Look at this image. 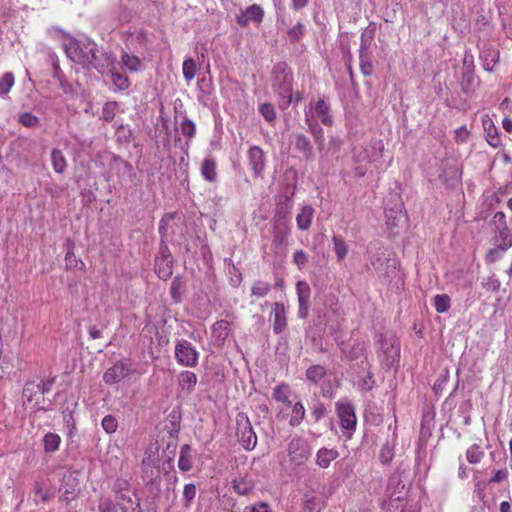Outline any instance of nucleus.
<instances>
[{
  "mask_svg": "<svg viewBox=\"0 0 512 512\" xmlns=\"http://www.w3.org/2000/svg\"><path fill=\"white\" fill-rule=\"evenodd\" d=\"M296 293L298 297V316L302 319L306 318L309 313V302L311 289L306 281H298L296 284Z\"/></svg>",
  "mask_w": 512,
  "mask_h": 512,
  "instance_id": "4468645a",
  "label": "nucleus"
},
{
  "mask_svg": "<svg viewBox=\"0 0 512 512\" xmlns=\"http://www.w3.org/2000/svg\"><path fill=\"white\" fill-rule=\"evenodd\" d=\"M482 128H496L495 122L492 117L488 114L481 116Z\"/></svg>",
  "mask_w": 512,
  "mask_h": 512,
  "instance_id": "0e129e2a",
  "label": "nucleus"
},
{
  "mask_svg": "<svg viewBox=\"0 0 512 512\" xmlns=\"http://www.w3.org/2000/svg\"><path fill=\"white\" fill-rule=\"evenodd\" d=\"M305 417V408L300 401H296L289 411V424L292 427L300 425Z\"/></svg>",
  "mask_w": 512,
  "mask_h": 512,
  "instance_id": "a878e982",
  "label": "nucleus"
},
{
  "mask_svg": "<svg viewBox=\"0 0 512 512\" xmlns=\"http://www.w3.org/2000/svg\"><path fill=\"white\" fill-rule=\"evenodd\" d=\"M51 160L54 171L57 173H63L67 166L63 153L60 150H53Z\"/></svg>",
  "mask_w": 512,
  "mask_h": 512,
  "instance_id": "4c0bfd02",
  "label": "nucleus"
},
{
  "mask_svg": "<svg viewBox=\"0 0 512 512\" xmlns=\"http://www.w3.org/2000/svg\"><path fill=\"white\" fill-rule=\"evenodd\" d=\"M196 495V487L194 484H186L184 486L183 490V497L186 500V502H190L192 499H194Z\"/></svg>",
  "mask_w": 512,
  "mask_h": 512,
  "instance_id": "13d9d810",
  "label": "nucleus"
},
{
  "mask_svg": "<svg viewBox=\"0 0 512 512\" xmlns=\"http://www.w3.org/2000/svg\"><path fill=\"white\" fill-rule=\"evenodd\" d=\"M386 225L393 230L406 223V215L403 210V203L399 198L390 203L387 201L384 206Z\"/></svg>",
  "mask_w": 512,
  "mask_h": 512,
  "instance_id": "9d476101",
  "label": "nucleus"
},
{
  "mask_svg": "<svg viewBox=\"0 0 512 512\" xmlns=\"http://www.w3.org/2000/svg\"><path fill=\"white\" fill-rule=\"evenodd\" d=\"M235 19H236V22L241 27H246L249 24V22H250L248 17H247V15L245 14V11H243L240 14L236 15Z\"/></svg>",
  "mask_w": 512,
  "mask_h": 512,
  "instance_id": "774afa93",
  "label": "nucleus"
},
{
  "mask_svg": "<svg viewBox=\"0 0 512 512\" xmlns=\"http://www.w3.org/2000/svg\"><path fill=\"white\" fill-rule=\"evenodd\" d=\"M360 69L365 76H370L373 73L372 61L366 53H359Z\"/></svg>",
  "mask_w": 512,
  "mask_h": 512,
  "instance_id": "c03bdc74",
  "label": "nucleus"
},
{
  "mask_svg": "<svg viewBox=\"0 0 512 512\" xmlns=\"http://www.w3.org/2000/svg\"><path fill=\"white\" fill-rule=\"evenodd\" d=\"M314 116L323 124L324 126H331L333 124V118L330 115V107L329 104L324 100H318L315 109Z\"/></svg>",
  "mask_w": 512,
  "mask_h": 512,
  "instance_id": "412c9836",
  "label": "nucleus"
},
{
  "mask_svg": "<svg viewBox=\"0 0 512 512\" xmlns=\"http://www.w3.org/2000/svg\"><path fill=\"white\" fill-rule=\"evenodd\" d=\"M99 512H117L116 505L110 499L104 500L99 504Z\"/></svg>",
  "mask_w": 512,
  "mask_h": 512,
  "instance_id": "4d7b16f0",
  "label": "nucleus"
},
{
  "mask_svg": "<svg viewBox=\"0 0 512 512\" xmlns=\"http://www.w3.org/2000/svg\"><path fill=\"white\" fill-rule=\"evenodd\" d=\"M185 282L180 276L174 277L171 283V296L175 302H180L182 300V294L184 291Z\"/></svg>",
  "mask_w": 512,
  "mask_h": 512,
  "instance_id": "473e14b6",
  "label": "nucleus"
},
{
  "mask_svg": "<svg viewBox=\"0 0 512 512\" xmlns=\"http://www.w3.org/2000/svg\"><path fill=\"white\" fill-rule=\"evenodd\" d=\"M484 457V451L481 450L480 446L473 444L466 451L467 461L471 464L479 463Z\"/></svg>",
  "mask_w": 512,
  "mask_h": 512,
  "instance_id": "ea45409f",
  "label": "nucleus"
},
{
  "mask_svg": "<svg viewBox=\"0 0 512 512\" xmlns=\"http://www.w3.org/2000/svg\"><path fill=\"white\" fill-rule=\"evenodd\" d=\"M325 506V499L319 489L307 486L301 498L300 512H321Z\"/></svg>",
  "mask_w": 512,
  "mask_h": 512,
  "instance_id": "6e6552de",
  "label": "nucleus"
},
{
  "mask_svg": "<svg viewBox=\"0 0 512 512\" xmlns=\"http://www.w3.org/2000/svg\"><path fill=\"white\" fill-rule=\"evenodd\" d=\"M287 451L290 462L296 466L304 464L311 456L310 446L300 437L291 439Z\"/></svg>",
  "mask_w": 512,
  "mask_h": 512,
  "instance_id": "1a4fd4ad",
  "label": "nucleus"
},
{
  "mask_svg": "<svg viewBox=\"0 0 512 512\" xmlns=\"http://www.w3.org/2000/svg\"><path fill=\"white\" fill-rule=\"evenodd\" d=\"M273 331L275 334L282 333L287 326V310L284 304L276 302L273 307Z\"/></svg>",
  "mask_w": 512,
  "mask_h": 512,
  "instance_id": "dca6fc26",
  "label": "nucleus"
},
{
  "mask_svg": "<svg viewBox=\"0 0 512 512\" xmlns=\"http://www.w3.org/2000/svg\"><path fill=\"white\" fill-rule=\"evenodd\" d=\"M250 512H274L270 505H268L267 503H264V502H259L253 506H251L250 508Z\"/></svg>",
  "mask_w": 512,
  "mask_h": 512,
  "instance_id": "e2e57ef3",
  "label": "nucleus"
},
{
  "mask_svg": "<svg viewBox=\"0 0 512 512\" xmlns=\"http://www.w3.org/2000/svg\"><path fill=\"white\" fill-rule=\"evenodd\" d=\"M314 208L311 205H304L299 209L296 215L297 228L306 231L310 228L314 217Z\"/></svg>",
  "mask_w": 512,
  "mask_h": 512,
  "instance_id": "6ab92c4d",
  "label": "nucleus"
},
{
  "mask_svg": "<svg viewBox=\"0 0 512 512\" xmlns=\"http://www.w3.org/2000/svg\"><path fill=\"white\" fill-rule=\"evenodd\" d=\"M379 345L378 357L387 367H392L400 358V343L394 334H381L377 340Z\"/></svg>",
  "mask_w": 512,
  "mask_h": 512,
  "instance_id": "7ed1b4c3",
  "label": "nucleus"
},
{
  "mask_svg": "<svg viewBox=\"0 0 512 512\" xmlns=\"http://www.w3.org/2000/svg\"><path fill=\"white\" fill-rule=\"evenodd\" d=\"M129 482L126 479L118 478L113 485V491L119 500L132 502L129 495Z\"/></svg>",
  "mask_w": 512,
  "mask_h": 512,
  "instance_id": "bb28decb",
  "label": "nucleus"
},
{
  "mask_svg": "<svg viewBox=\"0 0 512 512\" xmlns=\"http://www.w3.org/2000/svg\"><path fill=\"white\" fill-rule=\"evenodd\" d=\"M237 437L242 447L251 451L256 447L257 436L254 432L250 420L245 413H238L236 416Z\"/></svg>",
  "mask_w": 512,
  "mask_h": 512,
  "instance_id": "423d86ee",
  "label": "nucleus"
},
{
  "mask_svg": "<svg viewBox=\"0 0 512 512\" xmlns=\"http://www.w3.org/2000/svg\"><path fill=\"white\" fill-rule=\"evenodd\" d=\"M155 271L159 278L166 280L172 275V259L163 250L160 257L156 258Z\"/></svg>",
  "mask_w": 512,
  "mask_h": 512,
  "instance_id": "a211bd4d",
  "label": "nucleus"
},
{
  "mask_svg": "<svg viewBox=\"0 0 512 512\" xmlns=\"http://www.w3.org/2000/svg\"><path fill=\"white\" fill-rule=\"evenodd\" d=\"M233 489L239 495H248L253 489V484L246 478H238L233 480Z\"/></svg>",
  "mask_w": 512,
  "mask_h": 512,
  "instance_id": "c9c22d12",
  "label": "nucleus"
},
{
  "mask_svg": "<svg viewBox=\"0 0 512 512\" xmlns=\"http://www.w3.org/2000/svg\"><path fill=\"white\" fill-rule=\"evenodd\" d=\"M509 476V472L507 469H500L495 471L494 475L490 479V483H500L506 480Z\"/></svg>",
  "mask_w": 512,
  "mask_h": 512,
  "instance_id": "bf43d9fd",
  "label": "nucleus"
},
{
  "mask_svg": "<svg viewBox=\"0 0 512 512\" xmlns=\"http://www.w3.org/2000/svg\"><path fill=\"white\" fill-rule=\"evenodd\" d=\"M178 381L182 390L191 393L197 384V376L194 372L185 370L179 374Z\"/></svg>",
  "mask_w": 512,
  "mask_h": 512,
  "instance_id": "393cba45",
  "label": "nucleus"
},
{
  "mask_svg": "<svg viewBox=\"0 0 512 512\" xmlns=\"http://www.w3.org/2000/svg\"><path fill=\"white\" fill-rule=\"evenodd\" d=\"M482 285L488 291L497 292L500 289L501 283L494 275H492L483 279Z\"/></svg>",
  "mask_w": 512,
  "mask_h": 512,
  "instance_id": "8fccbe9b",
  "label": "nucleus"
},
{
  "mask_svg": "<svg viewBox=\"0 0 512 512\" xmlns=\"http://www.w3.org/2000/svg\"><path fill=\"white\" fill-rule=\"evenodd\" d=\"M451 299L447 294H438L434 297V307L438 313H445L450 309Z\"/></svg>",
  "mask_w": 512,
  "mask_h": 512,
  "instance_id": "58836bf2",
  "label": "nucleus"
},
{
  "mask_svg": "<svg viewBox=\"0 0 512 512\" xmlns=\"http://www.w3.org/2000/svg\"><path fill=\"white\" fill-rule=\"evenodd\" d=\"M305 31V26L301 22H298L296 25H294L292 28L288 30L287 34L289 40L291 42H298L304 35Z\"/></svg>",
  "mask_w": 512,
  "mask_h": 512,
  "instance_id": "37998d69",
  "label": "nucleus"
},
{
  "mask_svg": "<svg viewBox=\"0 0 512 512\" xmlns=\"http://www.w3.org/2000/svg\"><path fill=\"white\" fill-rule=\"evenodd\" d=\"M19 123L26 127H34L39 124V118L32 113L25 112L19 116Z\"/></svg>",
  "mask_w": 512,
  "mask_h": 512,
  "instance_id": "49530a36",
  "label": "nucleus"
},
{
  "mask_svg": "<svg viewBox=\"0 0 512 512\" xmlns=\"http://www.w3.org/2000/svg\"><path fill=\"white\" fill-rule=\"evenodd\" d=\"M121 63L124 67H126L131 72H136L141 67L140 59L135 55H130L126 52L122 53Z\"/></svg>",
  "mask_w": 512,
  "mask_h": 512,
  "instance_id": "72a5a7b5",
  "label": "nucleus"
},
{
  "mask_svg": "<svg viewBox=\"0 0 512 512\" xmlns=\"http://www.w3.org/2000/svg\"><path fill=\"white\" fill-rule=\"evenodd\" d=\"M183 77L187 82H190L194 79L198 67L195 60L191 57L185 58L182 65Z\"/></svg>",
  "mask_w": 512,
  "mask_h": 512,
  "instance_id": "7c9ffc66",
  "label": "nucleus"
},
{
  "mask_svg": "<svg viewBox=\"0 0 512 512\" xmlns=\"http://www.w3.org/2000/svg\"><path fill=\"white\" fill-rule=\"evenodd\" d=\"M375 385V381L372 378L371 374H368L366 378L362 380V383L360 384L361 388L364 390H371L373 389Z\"/></svg>",
  "mask_w": 512,
  "mask_h": 512,
  "instance_id": "69168bd1",
  "label": "nucleus"
},
{
  "mask_svg": "<svg viewBox=\"0 0 512 512\" xmlns=\"http://www.w3.org/2000/svg\"><path fill=\"white\" fill-rule=\"evenodd\" d=\"M493 224L495 225L496 229H502L507 228V222H506V215L502 211H498L493 216Z\"/></svg>",
  "mask_w": 512,
  "mask_h": 512,
  "instance_id": "5fc2aeb1",
  "label": "nucleus"
},
{
  "mask_svg": "<svg viewBox=\"0 0 512 512\" xmlns=\"http://www.w3.org/2000/svg\"><path fill=\"white\" fill-rule=\"evenodd\" d=\"M34 492L41 498L43 502H47L50 499L49 492L44 490L43 485L40 482L35 483Z\"/></svg>",
  "mask_w": 512,
  "mask_h": 512,
  "instance_id": "052dcab7",
  "label": "nucleus"
},
{
  "mask_svg": "<svg viewBox=\"0 0 512 512\" xmlns=\"http://www.w3.org/2000/svg\"><path fill=\"white\" fill-rule=\"evenodd\" d=\"M48 35L55 40L61 41L62 48L67 57L86 69L94 68L100 71L105 66L103 58L109 60L111 57V54L101 51L94 41L90 39L77 40L60 27L54 26L49 28Z\"/></svg>",
  "mask_w": 512,
  "mask_h": 512,
  "instance_id": "f257e3e1",
  "label": "nucleus"
},
{
  "mask_svg": "<svg viewBox=\"0 0 512 512\" xmlns=\"http://www.w3.org/2000/svg\"><path fill=\"white\" fill-rule=\"evenodd\" d=\"M486 140L492 147H498L501 145L500 136L498 135V130H486Z\"/></svg>",
  "mask_w": 512,
  "mask_h": 512,
  "instance_id": "6e6d98bb",
  "label": "nucleus"
},
{
  "mask_svg": "<svg viewBox=\"0 0 512 512\" xmlns=\"http://www.w3.org/2000/svg\"><path fill=\"white\" fill-rule=\"evenodd\" d=\"M245 14L247 15L249 21H253L255 23H261L264 18V10L260 5L253 4L248 6L245 9Z\"/></svg>",
  "mask_w": 512,
  "mask_h": 512,
  "instance_id": "e433bc0d",
  "label": "nucleus"
},
{
  "mask_svg": "<svg viewBox=\"0 0 512 512\" xmlns=\"http://www.w3.org/2000/svg\"><path fill=\"white\" fill-rule=\"evenodd\" d=\"M249 163L255 177H260L264 170V153L258 146H253L248 151Z\"/></svg>",
  "mask_w": 512,
  "mask_h": 512,
  "instance_id": "f3484780",
  "label": "nucleus"
},
{
  "mask_svg": "<svg viewBox=\"0 0 512 512\" xmlns=\"http://www.w3.org/2000/svg\"><path fill=\"white\" fill-rule=\"evenodd\" d=\"M384 150V144L381 140L374 142L371 145V152L365 150L363 155H360L363 159H368L371 163L375 164L377 169L382 167L381 158Z\"/></svg>",
  "mask_w": 512,
  "mask_h": 512,
  "instance_id": "aec40b11",
  "label": "nucleus"
},
{
  "mask_svg": "<svg viewBox=\"0 0 512 512\" xmlns=\"http://www.w3.org/2000/svg\"><path fill=\"white\" fill-rule=\"evenodd\" d=\"M212 337L218 345H222L229 335V324L225 320L215 322L211 328Z\"/></svg>",
  "mask_w": 512,
  "mask_h": 512,
  "instance_id": "5701e85b",
  "label": "nucleus"
},
{
  "mask_svg": "<svg viewBox=\"0 0 512 512\" xmlns=\"http://www.w3.org/2000/svg\"><path fill=\"white\" fill-rule=\"evenodd\" d=\"M308 262V255L303 250H296L293 254V263L301 270Z\"/></svg>",
  "mask_w": 512,
  "mask_h": 512,
  "instance_id": "3c124183",
  "label": "nucleus"
},
{
  "mask_svg": "<svg viewBox=\"0 0 512 512\" xmlns=\"http://www.w3.org/2000/svg\"><path fill=\"white\" fill-rule=\"evenodd\" d=\"M332 242L334 244V252L336 254L337 260L342 261L348 253V246L342 238L337 236L332 238Z\"/></svg>",
  "mask_w": 512,
  "mask_h": 512,
  "instance_id": "a19ab883",
  "label": "nucleus"
},
{
  "mask_svg": "<svg viewBox=\"0 0 512 512\" xmlns=\"http://www.w3.org/2000/svg\"><path fill=\"white\" fill-rule=\"evenodd\" d=\"M130 373V362L127 359H122L105 371L103 381L108 385H113L126 378Z\"/></svg>",
  "mask_w": 512,
  "mask_h": 512,
  "instance_id": "f8f14e48",
  "label": "nucleus"
},
{
  "mask_svg": "<svg viewBox=\"0 0 512 512\" xmlns=\"http://www.w3.org/2000/svg\"><path fill=\"white\" fill-rule=\"evenodd\" d=\"M175 358L179 365L192 368L198 364L199 353L189 341L182 339L175 345Z\"/></svg>",
  "mask_w": 512,
  "mask_h": 512,
  "instance_id": "0eeeda50",
  "label": "nucleus"
},
{
  "mask_svg": "<svg viewBox=\"0 0 512 512\" xmlns=\"http://www.w3.org/2000/svg\"><path fill=\"white\" fill-rule=\"evenodd\" d=\"M272 88L278 97V105L282 110L302 99L299 92L293 93V73L285 62L276 63L272 69Z\"/></svg>",
  "mask_w": 512,
  "mask_h": 512,
  "instance_id": "f03ea898",
  "label": "nucleus"
},
{
  "mask_svg": "<svg viewBox=\"0 0 512 512\" xmlns=\"http://www.w3.org/2000/svg\"><path fill=\"white\" fill-rule=\"evenodd\" d=\"M338 456L339 452L334 448H320L316 453V464L320 468H328L331 462L337 459Z\"/></svg>",
  "mask_w": 512,
  "mask_h": 512,
  "instance_id": "4be33fe9",
  "label": "nucleus"
},
{
  "mask_svg": "<svg viewBox=\"0 0 512 512\" xmlns=\"http://www.w3.org/2000/svg\"><path fill=\"white\" fill-rule=\"evenodd\" d=\"M113 83L120 89L125 90L130 86V81L127 76L121 75L119 73L112 74Z\"/></svg>",
  "mask_w": 512,
  "mask_h": 512,
  "instance_id": "603ef678",
  "label": "nucleus"
},
{
  "mask_svg": "<svg viewBox=\"0 0 512 512\" xmlns=\"http://www.w3.org/2000/svg\"><path fill=\"white\" fill-rule=\"evenodd\" d=\"M271 290V285L264 281H256L251 289L252 296L264 297Z\"/></svg>",
  "mask_w": 512,
  "mask_h": 512,
  "instance_id": "79ce46f5",
  "label": "nucleus"
},
{
  "mask_svg": "<svg viewBox=\"0 0 512 512\" xmlns=\"http://www.w3.org/2000/svg\"><path fill=\"white\" fill-rule=\"evenodd\" d=\"M336 413L339 418L341 428L349 437L356 429L357 417L353 403L347 399L342 398L336 402Z\"/></svg>",
  "mask_w": 512,
  "mask_h": 512,
  "instance_id": "20e7f679",
  "label": "nucleus"
},
{
  "mask_svg": "<svg viewBox=\"0 0 512 512\" xmlns=\"http://www.w3.org/2000/svg\"><path fill=\"white\" fill-rule=\"evenodd\" d=\"M438 178L448 187L455 186L460 181V172L452 161L442 162Z\"/></svg>",
  "mask_w": 512,
  "mask_h": 512,
  "instance_id": "2eb2a0df",
  "label": "nucleus"
},
{
  "mask_svg": "<svg viewBox=\"0 0 512 512\" xmlns=\"http://www.w3.org/2000/svg\"><path fill=\"white\" fill-rule=\"evenodd\" d=\"M325 407L323 405H317L313 407L312 415L315 417L316 420L321 419L325 414Z\"/></svg>",
  "mask_w": 512,
  "mask_h": 512,
  "instance_id": "338daca9",
  "label": "nucleus"
},
{
  "mask_svg": "<svg viewBox=\"0 0 512 512\" xmlns=\"http://www.w3.org/2000/svg\"><path fill=\"white\" fill-rule=\"evenodd\" d=\"M295 397L290 386L286 383H281L273 389V399L278 403L277 418L280 420L289 418V411L294 405L293 398Z\"/></svg>",
  "mask_w": 512,
  "mask_h": 512,
  "instance_id": "39448f33",
  "label": "nucleus"
},
{
  "mask_svg": "<svg viewBox=\"0 0 512 512\" xmlns=\"http://www.w3.org/2000/svg\"><path fill=\"white\" fill-rule=\"evenodd\" d=\"M393 456H394V454H393L392 447L389 444L383 445L381 448L380 455H379L380 461L383 464H388L392 461Z\"/></svg>",
  "mask_w": 512,
  "mask_h": 512,
  "instance_id": "864d4df0",
  "label": "nucleus"
},
{
  "mask_svg": "<svg viewBox=\"0 0 512 512\" xmlns=\"http://www.w3.org/2000/svg\"><path fill=\"white\" fill-rule=\"evenodd\" d=\"M496 242L498 248L502 251H506L508 248L512 246V232L507 228H502L497 230Z\"/></svg>",
  "mask_w": 512,
  "mask_h": 512,
  "instance_id": "cd10ccee",
  "label": "nucleus"
},
{
  "mask_svg": "<svg viewBox=\"0 0 512 512\" xmlns=\"http://www.w3.org/2000/svg\"><path fill=\"white\" fill-rule=\"evenodd\" d=\"M201 173L205 180L214 182L217 178L216 162L212 158H206L201 166Z\"/></svg>",
  "mask_w": 512,
  "mask_h": 512,
  "instance_id": "c756f323",
  "label": "nucleus"
},
{
  "mask_svg": "<svg viewBox=\"0 0 512 512\" xmlns=\"http://www.w3.org/2000/svg\"><path fill=\"white\" fill-rule=\"evenodd\" d=\"M15 77L12 72H5L0 77V97H5L14 86Z\"/></svg>",
  "mask_w": 512,
  "mask_h": 512,
  "instance_id": "2f4dec72",
  "label": "nucleus"
},
{
  "mask_svg": "<svg viewBox=\"0 0 512 512\" xmlns=\"http://www.w3.org/2000/svg\"><path fill=\"white\" fill-rule=\"evenodd\" d=\"M61 437L52 432H48L43 437L44 451L47 453H54L59 449Z\"/></svg>",
  "mask_w": 512,
  "mask_h": 512,
  "instance_id": "c85d7f7f",
  "label": "nucleus"
},
{
  "mask_svg": "<svg viewBox=\"0 0 512 512\" xmlns=\"http://www.w3.org/2000/svg\"><path fill=\"white\" fill-rule=\"evenodd\" d=\"M375 34V27L368 26L361 34L359 53H366Z\"/></svg>",
  "mask_w": 512,
  "mask_h": 512,
  "instance_id": "f704fd0d",
  "label": "nucleus"
},
{
  "mask_svg": "<svg viewBox=\"0 0 512 512\" xmlns=\"http://www.w3.org/2000/svg\"><path fill=\"white\" fill-rule=\"evenodd\" d=\"M288 235H289V228H288V226L287 225L281 226L280 224H278L275 227L274 242L279 243V244H283L285 242V240H286Z\"/></svg>",
  "mask_w": 512,
  "mask_h": 512,
  "instance_id": "de8ad7c7",
  "label": "nucleus"
},
{
  "mask_svg": "<svg viewBox=\"0 0 512 512\" xmlns=\"http://www.w3.org/2000/svg\"><path fill=\"white\" fill-rule=\"evenodd\" d=\"M192 449L189 444H184L181 446L180 455L178 460V467L183 472H188L192 468L193 457H192Z\"/></svg>",
  "mask_w": 512,
  "mask_h": 512,
  "instance_id": "b1692460",
  "label": "nucleus"
},
{
  "mask_svg": "<svg viewBox=\"0 0 512 512\" xmlns=\"http://www.w3.org/2000/svg\"><path fill=\"white\" fill-rule=\"evenodd\" d=\"M102 428L105 430V432L111 434L114 433L118 427V422L116 418L113 415H106L102 419Z\"/></svg>",
  "mask_w": 512,
  "mask_h": 512,
  "instance_id": "a18cd8bd",
  "label": "nucleus"
},
{
  "mask_svg": "<svg viewBox=\"0 0 512 512\" xmlns=\"http://www.w3.org/2000/svg\"><path fill=\"white\" fill-rule=\"evenodd\" d=\"M341 351L350 361L360 360L361 364H364V362L367 365L369 364L366 356V344L364 342L352 339L349 342L342 343Z\"/></svg>",
  "mask_w": 512,
  "mask_h": 512,
  "instance_id": "ddd939ff",
  "label": "nucleus"
},
{
  "mask_svg": "<svg viewBox=\"0 0 512 512\" xmlns=\"http://www.w3.org/2000/svg\"><path fill=\"white\" fill-rule=\"evenodd\" d=\"M501 252L502 250L499 249L498 246L490 249L486 255V261L490 263L497 261L501 257Z\"/></svg>",
  "mask_w": 512,
  "mask_h": 512,
  "instance_id": "680f3d73",
  "label": "nucleus"
},
{
  "mask_svg": "<svg viewBox=\"0 0 512 512\" xmlns=\"http://www.w3.org/2000/svg\"><path fill=\"white\" fill-rule=\"evenodd\" d=\"M306 379L321 388L323 396L331 394V384L327 370L322 365H312L306 370Z\"/></svg>",
  "mask_w": 512,
  "mask_h": 512,
  "instance_id": "9b49d317",
  "label": "nucleus"
},
{
  "mask_svg": "<svg viewBox=\"0 0 512 512\" xmlns=\"http://www.w3.org/2000/svg\"><path fill=\"white\" fill-rule=\"evenodd\" d=\"M261 115L268 121L272 122L276 118L275 109L272 104L264 103L260 106Z\"/></svg>",
  "mask_w": 512,
  "mask_h": 512,
  "instance_id": "09e8293b",
  "label": "nucleus"
}]
</instances>
